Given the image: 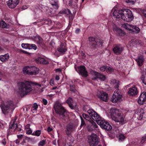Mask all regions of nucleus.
<instances>
[{"instance_id":"nucleus-4","label":"nucleus","mask_w":146,"mask_h":146,"mask_svg":"<svg viewBox=\"0 0 146 146\" xmlns=\"http://www.w3.org/2000/svg\"><path fill=\"white\" fill-rule=\"evenodd\" d=\"M110 113L111 118L113 120L119 122L121 125L125 123L124 116L121 111L116 108H112L110 110Z\"/></svg>"},{"instance_id":"nucleus-32","label":"nucleus","mask_w":146,"mask_h":146,"mask_svg":"<svg viewBox=\"0 0 146 146\" xmlns=\"http://www.w3.org/2000/svg\"><path fill=\"white\" fill-rule=\"evenodd\" d=\"M89 44L92 48L95 49L99 46L98 41H95L94 42L90 43Z\"/></svg>"},{"instance_id":"nucleus-64","label":"nucleus","mask_w":146,"mask_h":146,"mask_svg":"<svg viewBox=\"0 0 146 146\" xmlns=\"http://www.w3.org/2000/svg\"><path fill=\"white\" fill-rule=\"evenodd\" d=\"M55 79L57 80H58L60 79L59 76L58 75H56L55 77Z\"/></svg>"},{"instance_id":"nucleus-15","label":"nucleus","mask_w":146,"mask_h":146,"mask_svg":"<svg viewBox=\"0 0 146 146\" xmlns=\"http://www.w3.org/2000/svg\"><path fill=\"white\" fill-rule=\"evenodd\" d=\"M146 92H143L142 93L139 97L138 102L140 104H143L146 103Z\"/></svg>"},{"instance_id":"nucleus-2","label":"nucleus","mask_w":146,"mask_h":146,"mask_svg":"<svg viewBox=\"0 0 146 146\" xmlns=\"http://www.w3.org/2000/svg\"><path fill=\"white\" fill-rule=\"evenodd\" d=\"M35 85H38L39 86H40V85L39 84H35L31 82L27 81L24 82H20L17 83L19 92L21 94L23 95H27L34 90Z\"/></svg>"},{"instance_id":"nucleus-23","label":"nucleus","mask_w":146,"mask_h":146,"mask_svg":"<svg viewBox=\"0 0 146 146\" xmlns=\"http://www.w3.org/2000/svg\"><path fill=\"white\" fill-rule=\"evenodd\" d=\"M38 22H40V23L38 24V26H40L44 25H49L51 23V21L49 19H41L40 20V21H38Z\"/></svg>"},{"instance_id":"nucleus-45","label":"nucleus","mask_w":146,"mask_h":146,"mask_svg":"<svg viewBox=\"0 0 146 146\" xmlns=\"http://www.w3.org/2000/svg\"><path fill=\"white\" fill-rule=\"evenodd\" d=\"M46 143V141L44 140H43L40 141L38 144L39 146H43Z\"/></svg>"},{"instance_id":"nucleus-48","label":"nucleus","mask_w":146,"mask_h":146,"mask_svg":"<svg viewBox=\"0 0 146 146\" xmlns=\"http://www.w3.org/2000/svg\"><path fill=\"white\" fill-rule=\"evenodd\" d=\"M38 108V106L36 103H35L32 108V110H36Z\"/></svg>"},{"instance_id":"nucleus-57","label":"nucleus","mask_w":146,"mask_h":146,"mask_svg":"<svg viewBox=\"0 0 146 146\" xmlns=\"http://www.w3.org/2000/svg\"><path fill=\"white\" fill-rule=\"evenodd\" d=\"M23 136L24 135H17V137L19 139H21L23 137Z\"/></svg>"},{"instance_id":"nucleus-37","label":"nucleus","mask_w":146,"mask_h":146,"mask_svg":"<svg viewBox=\"0 0 146 146\" xmlns=\"http://www.w3.org/2000/svg\"><path fill=\"white\" fill-rule=\"evenodd\" d=\"M140 31V29L139 27L135 26H134L133 28L132 29L131 31L135 32L136 33H138Z\"/></svg>"},{"instance_id":"nucleus-21","label":"nucleus","mask_w":146,"mask_h":146,"mask_svg":"<svg viewBox=\"0 0 146 146\" xmlns=\"http://www.w3.org/2000/svg\"><path fill=\"white\" fill-rule=\"evenodd\" d=\"M138 93V90L137 87L134 86L129 88L128 94L130 95L133 96L137 95Z\"/></svg>"},{"instance_id":"nucleus-41","label":"nucleus","mask_w":146,"mask_h":146,"mask_svg":"<svg viewBox=\"0 0 146 146\" xmlns=\"http://www.w3.org/2000/svg\"><path fill=\"white\" fill-rule=\"evenodd\" d=\"M62 27V25L61 23L59 22L57 23L54 26V27L56 29H60Z\"/></svg>"},{"instance_id":"nucleus-43","label":"nucleus","mask_w":146,"mask_h":146,"mask_svg":"<svg viewBox=\"0 0 146 146\" xmlns=\"http://www.w3.org/2000/svg\"><path fill=\"white\" fill-rule=\"evenodd\" d=\"M49 0H39L40 4H43V5L41 4V6H43L44 4H45Z\"/></svg>"},{"instance_id":"nucleus-61","label":"nucleus","mask_w":146,"mask_h":146,"mask_svg":"<svg viewBox=\"0 0 146 146\" xmlns=\"http://www.w3.org/2000/svg\"><path fill=\"white\" fill-rule=\"evenodd\" d=\"M81 56L82 57H85L86 55L84 54V53L82 51H81Z\"/></svg>"},{"instance_id":"nucleus-20","label":"nucleus","mask_w":146,"mask_h":146,"mask_svg":"<svg viewBox=\"0 0 146 146\" xmlns=\"http://www.w3.org/2000/svg\"><path fill=\"white\" fill-rule=\"evenodd\" d=\"M113 30L114 32L119 36H123L125 34L124 32L115 25L113 26Z\"/></svg>"},{"instance_id":"nucleus-27","label":"nucleus","mask_w":146,"mask_h":146,"mask_svg":"<svg viewBox=\"0 0 146 146\" xmlns=\"http://www.w3.org/2000/svg\"><path fill=\"white\" fill-rule=\"evenodd\" d=\"M135 61L139 66H141L143 64L144 62L143 57L142 56H139L138 58L135 59Z\"/></svg>"},{"instance_id":"nucleus-59","label":"nucleus","mask_w":146,"mask_h":146,"mask_svg":"<svg viewBox=\"0 0 146 146\" xmlns=\"http://www.w3.org/2000/svg\"><path fill=\"white\" fill-rule=\"evenodd\" d=\"M28 8V7L26 5H24L22 7V10H24L27 9Z\"/></svg>"},{"instance_id":"nucleus-38","label":"nucleus","mask_w":146,"mask_h":146,"mask_svg":"<svg viewBox=\"0 0 146 146\" xmlns=\"http://www.w3.org/2000/svg\"><path fill=\"white\" fill-rule=\"evenodd\" d=\"M41 133V130H37L33 132V133H32V135H33L36 136H39Z\"/></svg>"},{"instance_id":"nucleus-28","label":"nucleus","mask_w":146,"mask_h":146,"mask_svg":"<svg viewBox=\"0 0 146 146\" xmlns=\"http://www.w3.org/2000/svg\"><path fill=\"white\" fill-rule=\"evenodd\" d=\"M9 56L8 53H7L4 55L0 56V60L2 62L7 61L9 58Z\"/></svg>"},{"instance_id":"nucleus-54","label":"nucleus","mask_w":146,"mask_h":146,"mask_svg":"<svg viewBox=\"0 0 146 146\" xmlns=\"http://www.w3.org/2000/svg\"><path fill=\"white\" fill-rule=\"evenodd\" d=\"M32 132V130L30 129L26 131V133L28 134H31Z\"/></svg>"},{"instance_id":"nucleus-12","label":"nucleus","mask_w":146,"mask_h":146,"mask_svg":"<svg viewBox=\"0 0 146 146\" xmlns=\"http://www.w3.org/2000/svg\"><path fill=\"white\" fill-rule=\"evenodd\" d=\"M124 48L123 46L121 44H115L113 45V51L115 54L119 55L121 54Z\"/></svg>"},{"instance_id":"nucleus-29","label":"nucleus","mask_w":146,"mask_h":146,"mask_svg":"<svg viewBox=\"0 0 146 146\" xmlns=\"http://www.w3.org/2000/svg\"><path fill=\"white\" fill-rule=\"evenodd\" d=\"M122 11V9L119 10L117 12L116 11H114L113 13V16L117 19H119L120 17L122 19V16L123 14H123V12L121 13H120V11Z\"/></svg>"},{"instance_id":"nucleus-46","label":"nucleus","mask_w":146,"mask_h":146,"mask_svg":"<svg viewBox=\"0 0 146 146\" xmlns=\"http://www.w3.org/2000/svg\"><path fill=\"white\" fill-rule=\"evenodd\" d=\"M127 30L131 31L132 30V29L133 28L134 25H133L131 24H128L127 23Z\"/></svg>"},{"instance_id":"nucleus-19","label":"nucleus","mask_w":146,"mask_h":146,"mask_svg":"<svg viewBox=\"0 0 146 146\" xmlns=\"http://www.w3.org/2000/svg\"><path fill=\"white\" fill-rule=\"evenodd\" d=\"M93 75L96 76L94 77L95 79H99L101 81H104L106 79V77L105 75L99 73L97 72L94 71L93 72Z\"/></svg>"},{"instance_id":"nucleus-1","label":"nucleus","mask_w":146,"mask_h":146,"mask_svg":"<svg viewBox=\"0 0 146 146\" xmlns=\"http://www.w3.org/2000/svg\"><path fill=\"white\" fill-rule=\"evenodd\" d=\"M87 112L91 116L92 119L96 121L102 129L105 130L106 131H109L112 129V127L109 123L104 120L93 109H89L88 110Z\"/></svg>"},{"instance_id":"nucleus-8","label":"nucleus","mask_w":146,"mask_h":146,"mask_svg":"<svg viewBox=\"0 0 146 146\" xmlns=\"http://www.w3.org/2000/svg\"><path fill=\"white\" fill-rule=\"evenodd\" d=\"M39 69L35 66H33L30 68L27 66L24 68L23 72L24 74L31 75H36L38 74Z\"/></svg>"},{"instance_id":"nucleus-35","label":"nucleus","mask_w":146,"mask_h":146,"mask_svg":"<svg viewBox=\"0 0 146 146\" xmlns=\"http://www.w3.org/2000/svg\"><path fill=\"white\" fill-rule=\"evenodd\" d=\"M59 13L62 14H65L68 15L69 13H71V11L68 9H64L60 11Z\"/></svg>"},{"instance_id":"nucleus-52","label":"nucleus","mask_w":146,"mask_h":146,"mask_svg":"<svg viewBox=\"0 0 146 146\" xmlns=\"http://www.w3.org/2000/svg\"><path fill=\"white\" fill-rule=\"evenodd\" d=\"M42 103L44 104V105H46L48 103L47 100L46 99H42Z\"/></svg>"},{"instance_id":"nucleus-56","label":"nucleus","mask_w":146,"mask_h":146,"mask_svg":"<svg viewBox=\"0 0 146 146\" xmlns=\"http://www.w3.org/2000/svg\"><path fill=\"white\" fill-rule=\"evenodd\" d=\"M136 41L135 39H132L130 42V43L132 44H135V42Z\"/></svg>"},{"instance_id":"nucleus-34","label":"nucleus","mask_w":146,"mask_h":146,"mask_svg":"<svg viewBox=\"0 0 146 146\" xmlns=\"http://www.w3.org/2000/svg\"><path fill=\"white\" fill-rule=\"evenodd\" d=\"M15 120L13 122V123L14 124V129H15V130H16L18 131H20L21 130V125H18L17 123H15Z\"/></svg>"},{"instance_id":"nucleus-16","label":"nucleus","mask_w":146,"mask_h":146,"mask_svg":"<svg viewBox=\"0 0 146 146\" xmlns=\"http://www.w3.org/2000/svg\"><path fill=\"white\" fill-rule=\"evenodd\" d=\"M19 0H9L7 4L10 8L13 9L19 3Z\"/></svg>"},{"instance_id":"nucleus-60","label":"nucleus","mask_w":146,"mask_h":146,"mask_svg":"<svg viewBox=\"0 0 146 146\" xmlns=\"http://www.w3.org/2000/svg\"><path fill=\"white\" fill-rule=\"evenodd\" d=\"M80 31V30L78 28H77L75 31V33H78Z\"/></svg>"},{"instance_id":"nucleus-49","label":"nucleus","mask_w":146,"mask_h":146,"mask_svg":"<svg viewBox=\"0 0 146 146\" xmlns=\"http://www.w3.org/2000/svg\"><path fill=\"white\" fill-rule=\"evenodd\" d=\"M106 66H104L101 67L100 68V70L102 72L106 71Z\"/></svg>"},{"instance_id":"nucleus-47","label":"nucleus","mask_w":146,"mask_h":146,"mask_svg":"<svg viewBox=\"0 0 146 146\" xmlns=\"http://www.w3.org/2000/svg\"><path fill=\"white\" fill-rule=\"evenodd\" d=\"M125 138V137L124 135L122 134H120L119 136V140L122 141Z\"/></svg>"},{"instance_id":"nucleus-13","label":"nucleus","mask_w":146,"mask_h":146,"mask_svg":"<svg viewBox=\"0 0 146 146\" xmlns=\"http://www.w3.org/2000/svg\"><path fill=\"white\" fill-rule=\"evenodd\" d=\"M34 40L36 42L38 46L42 48L45 47L44 41L42 38L39 35H36L34 37Z\"/></svg>"},{"instance_id":"nucleus-58","label":"nucleus","mask_w":146,"mask_h":146,"mask_svg":"<svg viewBox=\"0 0 146 146\" xmlns=\"http://www.w3.org/2000/svg\"><path fill=\"white\" fill-rule=\"evenodd\" d=\"M52 130V129L50 127H48L47 129V131L48 132H50Z\"/></svg>"},{"instance_id":"nucleus-31","label":"nucleus","mask_w":146,"mask_h":146,"mask_svg":"<svg viewBox=\"0 0 146 146\" xmlns=\"http://www.w3.org/2000/svg\"><path fill=\"white\" fill-rule=\"evenodd\" d=\"M137 114L139 116V117H137L139 120H141L143 116V115L145 114L143 110L142 109L139 110Z\"/></svg>"},{"instance_id":"nucleus-55","label":"nucleus","mask_w":146,"mask_h":146,"mask_svg":"<svg viewBox=\"0 0 146 146\" xmlns=\"http://www.w3.org/2000/svg\"><path fill=\"white\" fill-rule=\"evenodd\" d=\"M85 125V122L83 119L81 118V126H83Z\"/></svg>"},{"instance_id":"nucleus-33","label":"nucleus","mask_w":146,"mask_h":146,"mask_svg":"<svg viewBox=\"0 0 146 146\" xmlns=\"http://www.w3.org/2000/svg\"><path fill=\"white\" fill-rule=\"evenodd\" d=\"M0 27L3 28L8 29L9 27V26L7 25L5 21L2 20L0 22Z\"/></svg>"},{"instance_id":"nucleus-44","label":"nucleus","mask_w":146,"mask_h":146,"mask_svg":"<svg viewBox=\"0 0 146 146\" xmlns=\"http://www.w3.org/2000/svg\"><path fill=\"white\" fill-rule=\"evenodd\" d=\"M106 71L107 72H111L113 71V69L110 67L107 66Z\"/></svg>"},{"instance_id":"nucleus-3","label":"nucleus","mask_w":146,"mask_h":146,"mask_svg":"<svg viewBox=\"0 0 146 146\" xmlns=\"http://www.w3.org/2000/svg\"><path fill=\"white\" fill-rule=\"evenodd\" d=\"M111 84L114 85V87L116 89L114 91L111 98V101L113 103H116L118 101H121L122 97V93L120 90L118 89L119 86V82L115 79L111 80Z\"/></svg>"},{"instance_id":"nucleus-53","label":"nucleus","mask_w":146,"mask_h":146,"mask_svg":"<svg viewBox=\"0 0 146 146\" xmlns=\"http://www.w3.org/2000/svg\"><path fill=\"white\" fill-rule=\"evenodd\" d=\"M122 27L125 29L127 30V23H125L123 24Z\"/></svg>"},{"instance_id":"nucleus-9","label":"nucleus","mask_w":146,"mask_h":146,"mask_svg":"<svg viewBox=\"0 0 146 146\" xmlns=\"http://www.w3.org/2000/svg\"><path fill=\"white\" fill-rule=\"evenodd\" d=\"M88 139L90 146H95L98 143V138L96 134H92L88 137Z\"/></svg>"},{"instance_id":"nucleus-6","label":"nucleus","mask_w":146,"mask_h":146,"mask_svg":"<svg viewBox=\"0 0 146 146\" xmlns=\"http://www.w3.org/2000/svg\"><path fill=\"white\" fill-rule=\"evenodd\" d=\"M1 108L3 113L5 115H6L10 112H13L15 108L14 107L13 102L10 101L5 103L2 104Z\"/></svg>"},{"instance_id":"nucleus-63","label":"nucleus","mask_w":146,"mask_h":146,"mask_svg":"<svg viewBox=\"0 0 146 146\" xmlns=\"http://www.w3.org/2000/svg\"><path fill=\"white\" fill-rule=\"evenodd\" d=\"M22 52L25 54H30V53L29 52H28L27 51H25L24 50H22Z\"/></svg>"},{"instance_id":"nucleus-11","label":"nucleus","mask_w":146,"mask_h":146,"mask_svg":"<svg viewBox=\"0 0 146 146\" xmlns=\"http://www.w3.org/2000/svg\"><path fill=\"white\" fill-rule=\"evenodd\" d=\"M76 71L82 76L86 77L88 76V72L86 67L83 66H80L77 68L75 67Z\"/></svg>"},{"instance_id":"nucleus-62","label":"nucleus","mask_w":146,"mask_h":146,"mask_svg":"<svg viewBox=\"0 0 146 146\" xmlns=\"http://www.w3.org/2000/svg\"><path fill=\"white\" fill-rule=\"evenodd\" d=\"M1 143H2L3 145H5L6 144V142L5 140H3L2 141Z\"/></svg>"},{"instance_id":"nucleus-17","label":"nucleus","mask_w":146,"mask_h":146,"mask_svg":"<svg viewBox=\"0 0 146 146\" xmlns=\"http://www.w3.org/2000/svg\"><path fill=\"white\" fill-rule=\"evenodd\" d=\"M66 127V130L65 131V132L66 134L69 136L74 130L75 127L72 123H69L67 125Z\"/></svg>"},{"instance_id":"nucleus-7","label":"nucleus","mask_w":146,"mask_h":146,"mask_svg":"<svg viewBox=\"0 0 146 146\" xmlns=\"http://www.w3.org/2000/svg\"><path fill=\"white\" fill-rule=\"evenodd\" d=\"M123 12L122 19L127 22H130L132 21L134 17L132 12L129 9H123L120 11V13Z\"/></svg>"},{"instance_id":"nucleus-24","label":"nucleus","mask_w":146,"mask_h":146,"mask_svg":"<svg viewBox=\"0 0 146 146\" xmlns=\"http://www.w3.org/2000/svg\"><path fill=\"white\" fill-rule=\"evenodd\" d=\"M146 142V134L145 135L142 137L141 139L140 140V141H138V143H138L137 142H134V143H133V145H134V146H140V143L143 144Z\"/></svg>"},{"instance_id":"nucleus-14","label":"nucleus","mask_w":146,"mask_h":146,"mask_svg":"<svg viewBox=\"0 0 146 146\" xmlns=\"http://www.w3.org/2000/svg\"><path fill=\"white\" fill-rule=\"evenodd\" d=\"M89 115L90 114H89ZM82 116L84 118H85L86 120H88L90 123H91V125H90L92 128H98V126L96 124V123L91 119V117H92L90 115V116L88 115L86 113H83L82 114Z\"/></svg>"},{"instance_id":"nucleus-18","label":"nucleus","mask_w":146,"mask_h":146,"mask_svg":"<svg viewBox=\"0 0 146 146\" xmlns=\"http://www.w3.org/2000/svg\"><path fill=\"white\" fill-rule=\"evenodd\" d=\"M21 46L23 48L29 49H33L34 50H36L37 48L36 45L34 44L22 43L21 44Z\"/></svg>"},{"instance_id":"nucleus-36","label":"nucleus","mask_w":146,"mask_h":146,"mask_svg":"<svg viewBox=\"0 0 146 146\" xmlns=\"http://www.w3.org/2000/svg\"><path fill=\"white\" fill-rule=\"evenodd\" d=\"M70 91L74 93H76L77 90L75 89V86L74 85L70 84Z\"/></svg>"},{"instance_id":"nucleus-30","label":"nucleus","mask_w":146,"mask_h":146,"mask_svg":"<svg viewBox=\"0 0 146 146\" xmlns=\"http://www.w3.org/2000/svg\"><path fill=\"white\" fill-rule=\"evenodd\" d=\"M14 124L12 123L11 125H10L9 128L7 130L8 135H11L15 131V129H14Z\"/></svg>"},{"instance_id":"nucleus-10","label":"nucleus","mask_w":146,"mask_h":146,"mask_svg":"<svg viewBox=\"0 0 146 146\" xmlns=\"http://www.w3.org/2000/svg\"><path fill=\"white\" fill-rule=\"evenodd\" d=\"M50 4L52 6V10L50 11V13L51 14H54L59 7V1L58 0H49Z\"/></svg>"},{"instance_id":"nucleus-39","label":"nucleus","mask_w":146,"mask_h":146,"mask_svg":"<svg viewBox=\"0 0 146 146\" xmlns=\"http://www.w3.org/2000/svg\"><path fill=\"white\" fill-rule=\"evenodd\" d=\"M58 51L60 52L64 53L67 50V49L64 48L59 47L57 49Z\"/></svg>"},{"instance_id":"nucleus-40","label":"nucleus","mask_w":146,"mask_h":146,"mask_svg":"<svg viewBox=\"0 0 146 146\" xmlns=\"http://www.w3.org/2000/svg\"><path fill=\"white\" fill-rule=\"evenodd\" d=\"M69 15V23H72L73 20L74 18V17L71 12V13H69L68 15Z\"/></svg>"},{"instance_id":"nucleus-5","label":"nucleus","mask_w":146,"mask_h":146,"mask_svg":"<svg viewBox=\"0 0 146 146\" xmlns=\"http://www.w3.org/2000/svg\"><path fill=\"white\" fill-rule=\"evenodd\" d=\"M54 109L56 112L61 116V118L65 122H68L69 121V117L66 113V110L59 102H56L54 105Z\"/></svg>"},{"instance_id":"nucleus-22","label":"nucleus","mask_w":146,"mask_h":146,"mask_svg":"<svg viewBox=\"0 0 146 146\" xmlns=\"http://www.w3.org/2000/svg\"><path fill=\"white\" fill-rule=\"evenodd\" d=\"M73 100L70 97H69L66 101V102L68 104L69 107L72 109L76 110L78 108L76 105L74 106L72 104Z\"/></svg>"},{"instance_id":"nucleus-25","label":"nucleus","mask_w":146,"mask_h":146,"mask_svg":"<svg viewBox=\"0 0 146 146\" xmlns=\"http://www.w3.org/2000/svg\"><path fill=\"white\" fill-rule=\"evenodd\" d=\"M98 96L101 100L105 102H107L108 98V95L106 92L102 93Z\"/></svg>"},{"instance_id":"nucleus-51","label":"nucleus","mask_w":146,"mask_h":146,"mask_svg":"<svg viewBox=\"0 0 146 146\" xmlns=\"http://www.w3.org/2000/svg\"><path fill=\"white\" fill-rule=\"evenodd\" d=\"M141 12L144 17L146 18V8L143 9L141 11Z\"/></svg>"},{"instance_id":"nucleus-50","label":"nucleus","mask_w":146,"mask_h":146,"mask_svg":"<svg viewBox=\"0 0 146 146\" xmlns=\"http://www.w3.org/2000/svg\"><path fill=\"white\" fill-rule=\"evenodd\" d=\"M72 23H69L68 25L67 28L65 29V31L66 32H67L68 31V30L70 29Z\"/></svg>"},{"instance_id":"nucleus-26","label":"nucleus","mask_w":146,"mask_h":146,"mask_svg":"<svg viewBox=\"0 0 146 146\" xmlns=\"http://www.w3.org/2000/svg\"><path fill=\"white\" fill-rule=\"evenodd\" d=\"M35 61L38 63H42L44 64H47L49 63L45 59L40 57H38L36 58Z\"/></svg>"},{"instance_id":"nucleus-42","label":"nucleus","mask_w":146,"mask_h":146,"mask_svg":"<svg viewBox=\"0 0 146 146\" xmlns=\"http://www.w3.org/2000/svg\"><path fill=\"white\" fill-rule=\"evenodd\" d=\"M88 40L91 42H94L95 41H96L97 40H96V38L93 36H90L88 37Z\"/></svg>"}]
</instances>
